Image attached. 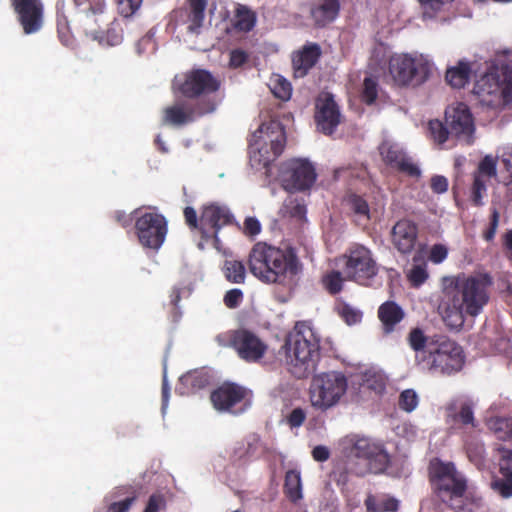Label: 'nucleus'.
<instances>
[{
	"mask_svg": "<svg viewBox=\"0 0 512 512\" xmlns=\"http://www.w3.org/2000/svg\"><path fill=\"white\" fill-rule=\"evenodd\" d=\"M492 284L487 273L443 277L437 311L446 326L460 329L466 316H478L489 302Z\"/></svg>",
	"mask_w": 512,
	"mask_h": 512,
	"instance_id": "obj_1",
	"label": "nucleus"
},
{
	"mask_svg": "<svg viewBox=\"0 0 512 512\" xmlns=\"http://www.w3.org/2000/svg\"><path fill=\"white\" fill-rule=\"evenodd\" d=\"M288 372L297 379L314 374L320 360V335L310 321H298L285 337L281 350Z\"/></svg>",
	"mask_w": 512,
	"mask_h": 512,
	"instance_id": "obj_2",
	"label": "nucleus"
},
{
	"mask_svg": "<svg viewBox=\"0 0 512 512\" xmlns=\"http://www.w3.org/2000/svg\"><path fill=\"white\" fill-rule=\"evenodd\" d=\"M183 216L185 224L200 250L212 246L217 251H221L220 231L228 226L240 228L230 209L217 202L202 205L199 214L193 207L187 206L183 210Z\"/></svg>",
	"mask_w": 512,
	"mask_h": 512,
	"instance_id": "obj_3",
	"label": "nucleus"
},
{
	"mask_svg": "<svg viewBox=\"0 0 512 512\" xmlns=\"http://www.w3.org/2000/svg\"><path fill=\"white\" fill-rule=\"evenodd\" d=\"M250 272L268 284H282L287 276L300 270L298 257L292 247L281 249L265 242L253 245L248 258Z\"/></svg>",
	"mask_w": 512,
	"mask_h": 512,
	"instance_id": "obj_4",
	"label": "nucleus"
},
{
	"mask_svg": "<svg viewBox=\"0 0 512 512\" xmlns=\"http://www.w3.org/2000/svg\"><path fill=\"white\" fill-rule=\"evenodd\" d=\"M429 481L435 495L455 512L464 509V495L467 491V479L459 472L453 462H444L439 458L430 461Z\"/></svg>",
	"mask_w": 512,
	"mask_h": 512,
	"instance_id": "obj_5",
	"label": "nucleus"
},
{
	"mask_svg": "<svg viewBox=\"0 0 512 512\" xmlns=\"http://www.w3.org/2000/svg\"><path fill=\"white\" fill-rule=\"evenodd\" d=\"M79 8L81 23L87 35L101 45L116 46L123 40L122 29L118 23L111 21L105 0H74Z\"/></svg>",
	"mask_w": 512,
	"mask_h": 512,
	"instance_id": "obj_6",
	"label": "nucleus"
},
{
	"mask_svg": "<svg viewBox=\"0 0 512 512\" xmlns=\"http://www.w3.org/2000/svg\"><path fill=\"white\" fill-rule=\"evenodd\" d=\"M342 445L343 452L349 460L357 459L363 462L362 467L354 469L356 475L380 474L389 466L390 457L383 444L370 438L351 435L344 439Z\"/></svg>",
	"mask_w": 512,
	"mask_h": 512,
	"instance_id": "obj_7",
	"label": "nucleus"
},
{
	"mask_svg": "<svg viewBox=\"0 0 512 512\" xmlns=\"http://www.w3.org/2000/svg\"><path fill=\"white\" fill-rule=\"evenodd\" d=\"M432 62L422 54L396 53L389 58L388 72L399 87H417L431 75Z\"/></svg>",
	"mask_w": 512,
	"mask_h": 512,
	"instance_id": "obj_8",
	"label": "nucleus"
},
{
	"mask_svg": "<svg viewBox=\"0 0 512 512\" xmlns=\"http://www.w3.org/2000/svg\"><path fill=\"white\" fill-rule=\"evenodd\" d=\"M423 362L432 373L451 375L461 370L464 364L463 351L447 336L436 335L428 343Z\"/></svg>",
	"mask_w": 512,
	"mask_h": 512,
	"instance_id": "obj_9",
	"label": "nucleus"
},
{
	"mask_svg": "<svg viewBox=\"0 0 512 512\" xmlns=\"http://www.w3.org/2000/svg\"><path fill=\"white\" fill-rule=\"evenodd\" d=\"M473 91L483 105L507 106L512 102V67L502 66L496 72L485 74L475 83Z\"/></svg>",
	"mask_w": 512,
	"mask_h": 512,
	"instance_id": "obj_10",
	"label": "nucleus"
},
{
	"mask_svg": "<svg viewBox=\"0 0 512 512\" xmlns=\"http://www.w3.org/2000/svg\"><path fill=\"white\" fill-rule=\"evenodd\" d=\"M343 274L347 281L370 287L379 273L372 251L362 244L349 246L342 256Z\"/></svg>",
	"mask_w": 512,
	"mask_h": 512,
	"instance_id": "obj_11",
	"label": "nucleus"
},
{
	"mask_svg": "<svg viewBox=\"0 0 512 512\" xmlns=\"http://www.w3.org/2000/svg\"><path fill=\"white\" fill-rule=\"evenodd\" d=\"M348 388L347 377L338 371L321 373L312 379L309 396L311 405L326 411L337 405Z\"/></svg>",
	"mask_w": 512,
	"mask_h": 512,
	"instance_id": "obj_12",
	"label": "nucleus"
},
{
	"mask_svg": "<svg viewBox=\"0 0 512 512\" xmlns=\"http://www.w3.org/2000/svg\"><path fill=\"white\" fill-rule=\"evenodd\" d=\"M252 146H256L259 153V162L264 166L276 160L284 151L286 133L281 123L270 121L263 123L253 133Z\"/></svg>",
	"mask_w": 512,
	"mask_h": 512,
	"instance_id": "obj_13",
	"label": "nucleus"
},
{
	"mask_svg": "<svg viewBox=\"0 0 512 512\" xmlns=\"http://www.w3.org/2000/svg\"><path fill=\"white\" fill-rule=\"evenodd\" d=\"M217 103L214 98L198 100L180 99L163 110L162 121L166 125L181 127L197 118L215 111Z\"/></svg>",
	"mask_w": 512,
	"mask_h": 512,
	"instance_id": "obj_14",
	"label": "nucleus"
},
{
	"mask_svg": "<svg viewBox=\"0 0 512 512\" xmlns=\"http://www.w3.org/2000/svg\"><path fill=\"white\" fill-rule=\"evenodd\" d=\"M173 87L188 100L211 98L208 96L220 88V81L205 69H193L176 76Z\"/></svg>",
	"mask_w": 512,
	"mask_h": 512,
	"instance_id": "obj_15",
	"label": "nucleus"
},
{
	"mask_svg": "<svg viewBox=\"0 0 512 512\" xmlns=\"http://www.w3.org/2000/svg\"><path fill=\"white\" fill-rule=\"evenodd\" d=\"M210 400L216 410L239 415L251 406V392L239 384L225 382L211 392Z\"/></svg>",
	"mask_w": 512,
	"mask_h": 512,
	"instance_id": "obj_16",
	"label": "nucleus"
},
{
	"mask_svg": "<svg viewBox=\"0 0 512 512\" xmlns=\"http://www.w3.org/2000/svg\"><path fill=\"white\" fill-rule=\"evenodd\" d=\"M135 229L142 246L158 250L165 241L167 221L159 213L146 212L135 220Z\"/></svg>",
	"mask_w": 512,
	"mask_h": 512,
	"instance_id": "obj_17",
	"label": "nucleus"
},
{
	"mask_svg": "<svg viewBox=\"0 0 512 512\" xmlns=\"http://www.w3.org/2000/svg\"><path fill=\"white\" fill-rule=\"evenodd\" d=\"M230 346L238 357L247 363H259L265 356L268 345L255 333L247 329L232 332Z\"/></svg>",
	"mask_w": 512,
	"mask_h": 512,
	"instance_id": "obj_18",
	"label": "nucleus"
},
{
	"mask_svg": "<svg viewBox=\"0 0 512 512\" xmlns=\"http://www.w3.org/2000/svg\"><path fill=\"white\" fill-rule=\"evenodd\" d=\"M315 123L317 129L325 135L335 132L341 123L339 105L330 92H321L315 100Z\"/></svg>",
	"mask_w": 512,
	"mask_h": 512,
	"instance_id": "obj_19",
	"label": "nucleus"
},
{
	"mask_svg": "<svg viewBox=\"0 0 512 512\" xmlns=\"http://www.w3.org/2000/svg\"><path fill=\"white\" fill-rule=\"evenodd\" d=\"M445 122L450 130V135L467 144H472L475 131L474 119L466 104L457 103L456 106L449 107L445 112Z\"/></svg>",
	"mask_w": 512,
	"mask_h": 512,
	"instance_id": "obj_20",
	"label": "nucleus"
},
{
	"mask_svg": "<svg viewBox=\"0 0 512 512\" xmlns=\"http://www.w3.org/2000/svg\"><path fill=\"white\" fill-rule=\"evenodd\" d=\"M316 180V172L307 160H293L283 175V187L289 192L309 189Z\"/></svg>",
	"mask_w": 512,
	"mask_h": 512,
	"instance_id": "obj_21",
	"label": "nucleus"
},
{
	"mask_svg": "<svg viewBox=\"0 0 512 512\" xmlns=\"http://www.w3.org/2000/svg\"><path fill=\"white\" fill-rule=\"evenodd\" d=\"M17 20L25 34L38 32L43 25V4L41 0H10Z\"/></svg>",
	"mask_w": 512,
	"mask_h": 512,
	"instance_id": "obj_22",
	"label": "nucleus"
},
{
	"mask_svg": "<svg viewBox=\"0 0 512 512\" xmlns=\"http://www.w3.org/2000/svg\"><path fill=\"white\" fill-rule=\"evenodd\" d=\"M391 243L401 255H410L418 243V225L408 218L398 220L391 229Z\"/></svg>",
	"mask_w": 512,
	"mask_h": 512,
	"instance_id": "obj_23",
	"label": "nucleus"
},
{
	"mask_svg": "<svg viewBox=\"0 0 512 512\" xmlns=\"http://www.w3.org/2000/svg\"><path fill=\"white\" fill-rule=\"evenodd\" d=\"M497 175V162L491 155H486L473 173V183L470 189V199L474 206L483 205V196L487 191V181Z\"/></svg>",
	"mask_w": 512,
	"mask_h": 512,
	"instance_id": "obj_24",
	"label": "nucleus"
},
{
	"mask_svg": "<svg viewBox=\"0 0 512 512\" xmlns=\"http://www.w3.org/2000/svg\"><path fill=\"white\" fill-rule=\"evenodd\" d=\"M380 154L384 162L409 177L419 178L421 170L397 145L382 144Z\"/></svg>",
	"mask_w": 512,
	"mask_h": 512,
	"instance_id": "obj_25",
	"label": "nucleus"
},
{
	"mask_svg": "<svg viewBox=\"0 0 512 512\" xmlns=\"http://www.w3.org/2000/svg\"><path fill=\"white\" fill-rule=\"evenodd\" d=\"M138 498V491L132 485L114 488L105 498V506L97 512H128Z\"/></svg>",
	"mask_w": 512,
	"mask_h": 512,
	"instance_id": "obj_26",
	"label": "nucleus"
},
{
	"mask_svg": "<svg viewBox=\"0 0 512 512\" xmlns=\"http://www.w3.org/2000/svg\"><path fill=\"white\" fill-rule=\"evenodd\" d=\"M322 55L318 43L308 42L302 48L293 53L292 67L294 76L302 78L316 65Z\"/></svg>",
	"mask_w": 512,
	"mask_h": 512,
	"instance_id": "obj_27",
	"label": "nucleus"
},
{
	"mask_svg": "<svg viewBox=\"0 0 512 512\" xmlns=\"http://www.w3.org/2000/svg\"><path fill=\"white\" fill-rule=\"evenodd\" d=\"M499 477L491 482L492 489L502 498L512 497V450L499 449Z\"/></svg>",
	"mask_w": 512,
	"mask_h": 512,
	"instance_id": "obj_28",
	"label": "nucleus"
},
{
	"mask_svg": "<svg viewBox=\"0 0 512 512\" xmlns=\"http://www.w3.org/2000/svg\"><path fill=\"white\" fill-rule=\"evenodd\" d=\"M308 7L314 26L323 28L336 20L341 4L339 0H312Z\"/></svg>",
	"mask_w": 512,
	"mask_h": 512,
	"instance_id": "obj_29",
	"label": "nucleus"
},
{
	"mask_svg": "<svg viewBox=\"0 0 512 512\" xmlns=\"http://www.w3.org/2000/svg\"><path fill=\"white\" fill-rule=\"evenodd\" d=\"M377 315L382 324L384 333L390 334L404 319L405 312L395 301L388 300L379 306Z\"/></svg>",
	"mask_w": 512,
	"mask_h": 512,
	"instance_id": "obj_30",
	"label": "nucleus"
},
{
	"mask_svg": "<svg viewBox=\"0 0 512 512\" xmlns=\"http://www.w3.org/2000/svg\"><path fill=\"white\" fill-rule=\"evenodd\" d=\"M256 13L245 5L238 4L235 8L232 25L239 32H249L256 24Z\"/></svg>",
	"mask_w": 512,
	"mask_h": 512,
	"instance_id": "obj_31",
	"label": "nucleus"
},
{
	"mask_svg": "<svg viewBox=\"0 0 512 512\" xmlns=\"http://www.w3.org/2000/svg\"><path fill=\"white\" fill-rule=\"evenodd\" d=\"M471 68L468 62L459 61L457 66L446 71L445 79L453 88H463L470 79Z\"/></svg>",
	"mask_w": 512,
	"mask_h": 512,
	"instance_id": "obj_32",
	"label": "nucleus"
},
{
	"mask_svg": "<svg viewBox=\"0 0 512 512\" xmlns=\"http://www.w3.org/2000/svg\"><path fill=\"white\" fill-rule=\"evenodd\" d=\"M173 17L178 25H186L189 33H199L205 19L185 7L175 10Z\"/></svg>",
	"mask_w": 512,
	"mask_h": 512,
	"instance_id": "obj_33",
	"label": "nucleus"
},
{
	"mask_svg": "<svg viewBox=\"0 0 512 512\" xmlns=\"http://www.w3.org/2000/svg\"><path fill=\"white\" fill-rule=\"evenodd\" d=\"M284 492L287 498L294 503L302 498V483L300 471L296 469H291L286 472L284 481Z\"/></svg>",
	"mask_w": 512,
	"mask_h": 512,
	"instance_id": "obj_34",
	"label": "nucleus"
},
{
	"mask_svg": "<svg viewBox=\"0 0 512 512\" xmlns=\"http://www.w3.org/2000/svg\"><path fill=\"white\" fill-rule=\"evenodd\" d=\"M209 383L207 375L201 371H190L180 377V385L185 387L183 393H193L206 387Z\"/></svg>",
	"mask_w": 512,
	"mask_h": 512,
	"instance_id": "obj_35",
	"label": "nucleus"
},
{
	"mask_svg": "<svg viewBox=\"0 0 512 512\" xmlns=\"http://www.w3.org/2000/svg\"><path fill=\"white\" fill-rule=\"evenodd\" d=\"M225 278L231 283H244L246 277V268L242 261L225 260L223 265Z\"/></svg>",
	"mask_w": 512,
	"mask_h": 512,
	"instance_id": "obj_36",
	"label": "nucleus"
},
{
	"mask_svg": "<svg viewBox=\"0 0 512 512\" xmlns=\"http://www.w3.org/2000/svg\"><path fill=\"white\" fill-rule=\"evenodd\" d=\"M387 377L380 372H367L364 374L362 387L374 392L376 395H382L386 390Z\"/></svg>",
	"mask_w": 512,
	"mask_h": 512,
	"instance_id": "obj_37",
	"label": "nucleus"
},
{
	"mask_svg": "<svg viewBox=\"0 0 512 512\" xmlns=\"http://www.w3.org/2000/svg\"><path fill=\"white\" fill-rule=\"evenodd\" d=\"M490 428L499 439L512 441V417H496L491 419Z\"/></svg>",
	"mask_w": 512,
	"mask_h": 512,
	"instance_id": "obj_38",
	"label": "nucleus"
},
{
	"mask_svg": "<svg viewBox=\"0 0 512 512\" xmlns=\"http://www.w3.org/2000/svg\"><path fill=\"white\" fill-rule=\"evenodd\" d=\"M155 34V29L151 28L142 38L138 40L136 43V52L139 56L148 57L157 51L158 45L155 39Z\"/></svg>",
	"mask_w": 512,
	"mask_h": 512,
	"instance_id": "obj_39",
	"label": "nucleus"
},
{
	"mask_svg": "<svg viewBox=\"0 0 512 512\" xmlns=\"http://www.w3.org/2000/svg\"><path fill=\"white\" fill-rule=\"evenodd\" d=\"M448 415L453 418L454 421H458L464 425L474 426V414L472 406L468 403H463L457 411L456 405L451 404L447 408Z\"/></svg>",
	"mask_w": 512,
	"mask_h": 512,
	"instance_id": "obj_40",
	"label": "nucleus"
},
{
	"mask_svg": "<svg viewBox=\"0 0 512 512\" xmlns=\"http://www.w3.org/2000/svg\"><path fill=\"white\" fill-rule=\"evenodd\" d=\"M345 280L340 271L332 270L323 275L322 284L331 295H336L342 291Z\"/></svg>",
	"mask_w": 512,
	"mask_h": 512,
	"instance_id": "obj_41",
	"label": "nucleus"
},
{
	"mask_svg": "<svg viewBox=\"0 0 512 512\" xmlns=\"http://www.w3.org/2000/svg\"><path fill=\"white\" fill-rule=\"evenodd\" d=\"M270 89L275 97L283 101L289 100L292 95L291 83L280 75L271 79Z\"/></svg>",
	"mask_w": 512,
	"mask_h": 512,
	"instance_id": "obj_42",
	"label": "nucleus"
},
{
	"mask_svg": "<svg viewBox=\"0 0 512 512\" xmlns=\"http://www.w3.org/2000/svg\"><path fill=\"white\" fill-rule=\"evenodd\" d=\"M347 204L350 210L359 218L370 219V208L367 201L357 194H351L347 197Z\"/></svg>",
	"mask_w": 512,
	"mask_h": 512,
	"instance_id": "obj_43",
	"label": "nucleus"
},
{
	"mask_svg": "<svg viewBox=\"0 0 512 512\" xmlns=\"http://www.w3.org/2000/svg\"><path fill=\"white\" fill-rule=\"evenodd\" d=\"M378 81L373 76L365 77L361 93L362 101L367 105H372L378 97Z\"/></svg>",
	"mask_w": 512,
	"mask_h": 512,
	"instance_id": "obj_44",
	"label": "nucleus"
},
{
	"mask_svg": "<svg viewBox=\"0 0 512 512\" xmlns=\"http://www.w3.org/2000/svg\"><path fill=\"white\" fill-rule=\"evenodd\" d=\"M428 130L431 138L438 144L445 143L450 135V130L447 124H444L438 119L429 121Z\"/></svg>",
	"mask_w": 512,
	"mask_h": 512,
	"instance_id": "obj_45",
	"label": "nucleus"
},
{
	"mask_svg": "<svg viewBox=\"0 0 512 512\" xmlns=\"http://www.w3.org/2000/svg\"><path fill=\"white\" fill-rule=\"evenodd\" d=\"M431 338L432 337H427L420 328H413L409 332L408 343L414 351H423L426 354Z\"/></svg>",
	"mask_w": 512,
	"mask_h": 512,
	"instance_id": "obj_46",
	"label": "nucleus"
},
{
	"mask_svg": "<svg viewBox=\"0 0 512 512\" xmlns=\"http://www.w3.org/2000/svg\"><path fill=\"white\" fill-rule=\"evenodd\" d=\"M419 403V398L415 390L405 389L403 390L398 398V406L405 412H412L416 409Z\"/></svg>",
	"mask_w": 512,
	"mask_h": 512,
	"instance_id": "obj_47",
	"label": "nucleus"
},
{
	"mask_svg": "<svg viewBox=\"0 0 512 512\" xmlns=\"http://www.w3.org/2000/svg\"><path fill=\"white\" fill-rule=\"evenodd\" d=\"M338 314L348 325L360 323L363 318V313L360 310L346 303L339 305Z\"/></svg>",
	"mask_w": 512,
	"mask_h": 512,
	"instance_id": "obj_48",
	"label": "nucleus"
},
{
	"mask_svg": "<svg viewBox=\"0 0 512 512\" xmlns=\"http://www.w3.org/2000/svg\"><path fill=\"white\" fill-rule=\"evenodd\" d=\"M57 9L59 10V6L57 5ZM57 32L60 38V41L65 45L69 46L72 43V37L69 33L68 21L64 15H60L57 13Z\"/></svg>",
	"mask_w": 512,
	"mask_h": 512,
	"instance_id": "obj_49",
	"label": "nucleus"
},
{
	"mask_svg": "<svg viewBox=\"0 0 512 512\" xmlns=\"http://www.w3.org/2000/svg\"><path fill=\"white\" fill-rule=\"evenodd\" d=\"M424 15H428L429 17H433L437 12H439L444 5L452 2L453 0H418Z\"/></svg>",
	"mask_w": 512,
	"mask_h": 512,
	"instance_id": "obj_50",
	"label": "nucleus"
},
{
	"mask_svg": "<svg viewBox=\"0 0 512 512\" xmlns=\"http://www.w3.org/2000/svg\"><path fill=\"white\" fill-rule=\"evenodd\" d=\"M500 213L496 208L491 209L489 227L484 231L483 238L487 242L494 240L499 225Z\"/></svg>",
	"mask_w": 512,
	"mask_h": 512,
	"instance_id": "obj_51",
	"label": "nucleus"
},
{
	"mask_svg": "<svg viewBox=\"0 0 512 512\" xmlns=\"http://www.w3.org/2000/svg\"><path fill=\"white\" fill-rule=\"evenodd\" d=\"M143 0H118L119 13L124 17L133 15L141 6Z\"/></svg>",
	"mask_w": 512,
	"mask_h": 512,
	"instance_id": "obj_52",
	"label": "nucleus"
},
{
	"mask_svg": "<svg viewBox=\"0 0 512 512\" xmlns=\"http://www.w3.org/2000/svg\"><path fill=\"white\" fill-rule=\"evenodd\" d=\"M166 507V500L163 494L153 493L147 502L143 512H159Z\"/></svg>",
	"mask_w": 512,
	"mask_h": 512,
	"instance_id": "obj_53",
	"label": "nucleus"
},
{
	"mask_svg": "<svg viewBox=\"0 0 512 512\" xmlns=\"http://www.w3.org/2000/svg\"><path fill=\"white\" fill-rule=\"evenodd\" d=\"M501 175L503 183L509 185L512 183V153H504L501 157Z\"/></svg>",
	"mask_w": 512,
	"mask_h": 512,
	"instance_id": "obj_54",
	"label": "nucleus"
},
{
	"mask_svg": "<svg viewBox=\"0 0 512 512\" xmlns=\"http://www.w3.org/2000/svg\"><path fill=\"white\" fill-rule=\"evenodd\" d=\"M427 278L428 273L422 266H414L409 273V280L414 287L421 286Z\"/></svg>",
	"mask_w": 512,
	"mask_h": 512,
	"instance_id": "obj_55",
	"label": "nucleus"
},
{
	"mask_svg": "<svg viewBox=\"0 0 512 512\" xmlns=\"http://www.w3.org/2000/svg\"><path fill=\"white\" fill-rule=\"evenodd\" d=\"M448 256V249L443 244H435L431 247L429 260L434 264L443 262Z\"/></svg>",
	"mask_w": 512,
	"mask_h": 512,
	"instance_id": "obj_56",
	"label": "nucleus"
},
{
	"mask_svg": "<svg viewBox=\"0 0 512 512\" xmlns=\"http://www.w3.org/2000/svg\"><path fill=\"white\" fill-rule=\"evenodd\" d=\"M243 300V293L240 289H231L224 296V304L228 308H237Z\"/></svg>",
	"mask_w": 512,
	"mask_h": 512,
	"instance_id": "obj_57",
	"label": "nucleus"
},
{
	"mask_svg": "<svg viewBox=\"0 0 512 512\" xmlns=\"http://www.w3.org/2000/svg\"><path fill=\"white\" fill-rule=\"evenodd\" d=\"M448 179L442 175H434L430 179V188L436 194H443L448 190Z\"/></svg>",
	"mask_w": 512,
	"mask_h": 512,
	"instance_id": "obj_58",
	"label": "nucleus"
},
{
	"mask_svg": "<svg viewBox=\"0 0 512 512\" xmlns=\"http://www.w3.org/2000/svg\"><path fill=\"white\" fill-rule=\"evenodd\" d=\"M306 419L305 411L298 407L293 409L287 417V423L291 428L300 427Z\"/></svg>",
	"mask_w": 512,
	"mask_h": 512,
	"instance_id": "obj_59",
	"label": "nucleus"
},
{
	"mask_svg": "<svg viewBox=\"0 0 512 512\" xmlns=\"http://www.w3.org/2000/svg\"><path fill=\"white\" fill-rule=\"evenodd\" d=\"M261 231V224L255 217H247L244 221L243 233L248 236H256Z\"/></svg>",
	"mask_w": 512,
	"mask_h": 512,
	"instance_id": "obj_60",
	"label": "nucleus"
},
{
	"mask_svg": "<svg viewBox=\"0 0 512 512\" xmlns=\"http://www.w3.org/2000/svg\"><path fill=\"white\" fill-rule=\"evenodd\" d=\"M248 55L241 49L232 50L230 53L229 65L232 68H239L246 63Z\"/></svg>",
	"mask_w": 512,
	"mask_h": 512,
	"instance_id": "obj_61",
	"label": "nucleus"
},
{
	"mask_svg": "<svg viewBox=\"0 0 512 512\" xmlns=\"http://www.w3.org/2000/svg\"><path fill=\"white\" fill-rule=\"evenodd\" d=\"M207 7V0H187L185 8L189 9L194 14L205 18V10Z\"/></svg>",
	"mask_w": 512,
	"mask_h": 512,
	"instance_id": "obj_62",
	"label": "nucleus"
},
{
	"mask_svg": "<svg viewBox=\"0 0 512 512\" xmlns=\"http://www.w3.org/2000/svg\"><path fill=\"white\" fill-rule=\"evenodd\" d=\"M399 509V501L393 497H387L379 500V512H397Z\"/></svg>",
	"mask_w": 512,
	"mask_h": 512,
	"instance_id": "obj_63",
	"label": "nucleus"
},
{
	"mask_svg": "<svg viewBox=\"0 0 512 512\" xmlns=\"http://www.w3.org/2000/svg\"><path fill=\"white\" fill-rule=\"evenodd\" d=\"M312 457L315 461L324 462L330 457V451L326 446L318 445L312 450Z\"/></svg>",
	"mask_w": 512,
	"mask_h": 512,
	"instance_id": "obj_64",
	"label": "nucleus"
}]
</instances>
